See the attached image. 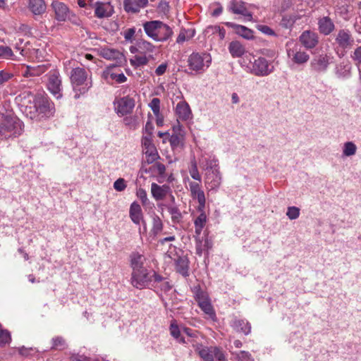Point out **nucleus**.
<instances>
[{
  "mask_svg": "<svg viewBox=\"0 0 361 361\" xmlns=\"http://www.w3.org/2000/svg\"><path fill=\"white\" fill-rule=\"evenodd\" d=\"M166 209L171 215V221L173 224L180 223L183 219V215L178 207L174 204H167Z\"/></svg>",
  "mask_w": 361,
  "mask_h": 361,
  "instance_id": "obj_33",
  "label": "nucleus"
},
{
  "mask_svg": "<svg viewBox=\"0 0 361 361\" xmlns=\"http://www.w3.org/2000/svg\"><path fill=\"white\" fill-rule=\"evenodd\" d=\"M130 63L133 66H140L146 65L148 63V59L145 56H135L134 59L130 60Z\"/></svg>",
  "mask_w": 361,
  "mask_h": 361,
  "instance_id": "obj_44",
  "label": "nucleus"
},
{
  "mask_svg": "<svg viewBox=\"0 0 361 361\" xmlns=\"http://www.w3.org/2000/svg\"><path fill=\"white\" fill-rule=\"evenodd\" d=\"M357 147L353 142H346L343 147V155L345 157H350L355 154Z\"/></svg>",
  "mask_w": 361,
  "mask_h": 361,
  "instance_id": "obj_37",
  "label": "nucleus"
},
{
  "mask_svg": "<svg viewBox=\"0 0 361 361\" xmlns=\"http://www.w3.org/2000/svg\"><path fill=\"white\" fill-rule=\"evenodd\" d=\"M232 326L235 331L242 332L245 335H248L251 332V325L245 319H235Z\"/></svg>",
  "mask_w": 361,
  "mask_h": 361,
  "instance_id": "obj_31",
  "label": "nucleus"
},
{
  "mask_svg": "<svg viewBox=\"0 0 361 361\" xmlns=\"http://www.w3.org/2000/svg\"><path fill=\"white\" fill-rule=\"evenodd\" d=\"M135 33V29L134 27H132V28H129L128 30H126L125 32H124V38L126 41H130L132 39L133 37L134 36Z\"/></svg>",
  "mask_w": 361,
  "mask_h": 361,
  "instance_id": "obj_62",
  "label": "nucleus"
},
{
  "mask_svg": "<svg viewBox=\"0 0 361 361\" xmlns=\"http://www.w3.org/2000/svg\"><path fill=\"white\" fill-rule=\"evenodd\" d=\"M250 71L257 76H267L274 71V66L263 57L255 59Z\"/></svg>",
  "mask_w": 361,
  "mask_h": 361,
  "instance_id": "obj_8",
  "label": "nucleus"
},
{
  "mask_svg": "<svg viewBox=\"0 0 361 361\" xmlns=\"http://www.w3.org/2000/svg\"><path fill=\"white\" fill-rule=\"evenodd\" d=\"M110 78L116 81L118 83H123L127 80V78L123 73H111L109 74Z\"/></svg>",
  "mask_w": 361,
  "mask_h": 361,
  "instance_id": "obj_57",
  "label": "nucleus"
},
{
  "mask_svg": "<svg viewBox=\"0 0 361 361\" xmlns=\"http://www.w3.org/2000/svg\"><path fill=\"white\" fill-rule=\"evenodd\" d=\"M172 33L171 27L161 22L155 41H165L171 36Z\"/></svg>",
  "mask_w": 361,
  "mask_h": 361,
  "instance_id": "obj_32",
  "label": "nucleus"
},
{
  "mask_svg": "<svg viewBox=\"0 0 361 361\" xmlns=\"http://www.w3.org/2000/svg\"><path fill=\"white\" fill-rule=\"evenodd\" d=\"M161 23V21L159 20H152L146 22L143 24V28L145 33L148 37H151L154 40H155L156 37H157V33H158Z\"/></svg>",
  "mask_w": 361,
  "mask_h": 361,
  "instance_id": "obj_26",
  "label": "nucleus"
},
{
  "mask_svg": "<svg viewBox=\"0 0 361 361\" xmlns=\"http://www.w3.org/2000/svg\"><path fill=\"white\" fill-rule=\"evenodd\" d=\"M13 56L12 49L7 46H0V58L11 59Z\"/></svg>",
  "mask_w": 361,
  "mask_h": 361,
  "instance_id": "obj_46",
  "label": "nucleus"
},
{
  "mask_svg": "<svg viewBox=\"0 0 361 361\" xmlns=\"http://www.w3.org/2000/svg\"><path fill=\"white\" fill-rule=\"evenodd\" d=\"M228 51L233 58L241 57L245 52L244 46L238 41H232L228 45Z\"/></svg>",
  "mask_w": 361,
  "mask_h": 361,
  "instance_id": "obj_28",
  "label": "nucleus"
},
{
  "mask_svg": "<svg viewBox=\"0 0 361 361\" xmlns=\"http://www.w3.org/2000/svg\"><path fill=\"white\" fill-rule=\"evenodd\" d=\"M286 215L290 220L296 219L300 216V209L297 207H289Z\"/></svg>",
  "mask_w": 361,
  "mask_h": 361,
  "instance_id": "obj_47",
  "label": "nucleus"
},
{
  "mask_svg": "<svg viewBox=\"0 0 361 361\" xmlns=\"http://www.w3.org/2000/svg\"><path fill=\"white\" fill-rule=\"evenodd\" d=\"M142 145L143 147V151L151 149V147H155L154 143L152 142V137L150 136H143L142 139Z\"/></svg>",
  "mask_w": 361,
  "mask_h": 361,
  "instance_id": "obj_56",
  "label": "nucleus"
},
{
  "mask_svg": "<svg viewBox=\"0 0 361 361\" xmlns=\"http://www.w3.org/2000/svg\"><path fill=\"white\" fill-rule=\"evenodd\" d=\"M152 281V276L145 268L132 271L131 284L136 288L146 287Z\"/></svg>",
  "mask_w": 361,
  "mask_h": 361,
  "instance_id": "obj_7",
  "label": "nucleus"
},
{
  "mask_svg": "<svg viewBox=\"0 0 361 361\" xmlns=\"http://www.w3.org/2000/svg\"><path fill=\"white\" fill-rule=\"evenodd\" d=\"M195 350L204 361H214L215 359L223 361L225 356L222 350L216 346H204L202 344L192 343Z\"/></svg>",
  "mask_w": 361,
  "mask_h": 361,
  "instance_id": "obj_4",
  "label": "nucleus"
},
{
  "mask_svg": "<svg viewBox=\"0 0 361 361\" xmlns=\"http://www.w3.org/2000/svg\"><path fill=\"white\" fill-rule=\"evenodd\" d=\"M169 142L173 149L183 147V139L178 135H172Z\"/></svg>",
  "mask_w": 361,
  "mask_h": 361,
  "instance_id": "obj_48",
  "label": "nucleus"
},
{
  "mask_svg": "<svg viewBox=\"0 0 361 361\" xmlns=\"http://www.w3.org/2000/svg\"><path fill=\"white\" fill-rule=\"evenodd\" d=\"M200 164L201 168L208 171H212L213 170H219L218 169V159L214 157H202L200 160Z\"/></svg>",
  "mask_w": 361,
  "mask_h": 361,
  "instance_id": "obj_25",
  "label": "nucleus"
},
{
  "mask_svg": "<svg viewBox=\"0 0 361 361\" xmlns=\"http://www.w3.org/2000/svg\"><path fill=\"white\" fill-rule=\"evenodd\" d=\"M28 8L35 16L45 13L47 6L44 0H28Z\"/></svg>",
  "mask_w": 361,
  "mask_h": 361,
  "instance_id": "obj_24",
  "label": "nucleus"
},
{
  "mask_svg": "<svg viewBox=\"0 0 361 361\" xmlns=\"http://www.w3.org/2000/svg\"><path fill=\"white\" fill-rule=\"evenodd\" d=\"M143 152L145 154L146 161L148 164H152L159 158L156 147H151V149H147Z\"/></svg>",
  "mask_w": 361,
  "mask_h": 361,
  "instance_id": "obj_36",
  "label": "nucleus"
},
{
  "mask_svg": "<svg viewBox=\"0 0 361 361\" xmlns=\"http://www.w3.org/2000/svg\"><path fill=\"white\" fill-rule=\"evenodd\" d=\"M196 300L198 303V305L210 301L208 295L206 293L202 292V291H200V292L197 293Z\"/></svg>",
  "mask_w": 361,
  "mask_h": 361,
  "instance_id": "obj_55",
  "label": "nucleus"
},
{
  "mask_svg": "<svg viewBox=\"0 0 361 361\" xmlns=\"http://www.w3.org/2000/svg\"><path fill=\"white\" fill-rule=\"evenodd\" d=\"M336 42L342 49L350 48L353 44V39L350 31L339 30L336 37Z\"/></svg>",
  "mask_w": 361,
  "mask_h": 361,
  "instance_id": "obj_16",
  "label": "nucleus"
},
{
  "mask_svg": "<svg viewBox=\"0 0 361 361\" xmlns=\"http://www.w3.org/2000/svg\"><path fill=\"white\" fill-rule=\"evenodd\" d=\"M299 39L301 44L307 49H312L318 44L317 34L310 30L303 32Z\"/></svg>",
  "mask_w": 361,
  "mask_h": 361,
  "instance_id": "obj_18",
  "label": "nucleus"
},
{
  "mask_svg": "<svg viewBox=\"0 0 361 361\" xmlns=\"http://www.w3.org/2000/svg\"><path fill=\"white\" fill-rule=\"evenodd\" d=\"M318 25L319 31L324 35H329L334 28V25L329 17L320 18Z\"/></svg>",
  "mask_w": 361,
  "mask_h": 361,
  "instance_id": "obj_29",
  "label": "nucleus"
},
{
  "mask_svg": "<svg viewBox=\"0 0 361 361\" xmlns=\"http://www.w3.org/2000/svg\"><path fill=\"white\" fill-rule=\"evenodd\" d=\"M221 184V176L219 170L206 172L205 185L209 190H214L218 188Z\"/></svg>",
  "mask_w": 361,
  "mask_h": 361,
  "instance_id": "obj_20",
  "label": "nucleus"
},
{
  "mask_svg": "<svg viewBox=\"0 0 361 361\" xmlns=\"http://www.w3.org/2000/svg\"><path fill=\"white\" fill-rule=\"evenodd\" d=\"M196 300L198 303V305L210 301L208 295L206 293L202 292V291H200V292L197 293Z\"/></svg>",
  "mask_w": 361,
  "mask_h": 361,
  "instance_id": "obj_54",
  "label": "nucleus"
},
{
  "mask_svg": "<svg viewBox=\"0 0 361 361\" xmlns=\"http://www.w3.org/2000/svg\"><path fill=\"white\" fill-rule=\"evenodd\" d=\"M70 79L76 94L86 93L92 85L90 73L82 68L78 67L73 68L71 72Z\"/></svg>",
  "mask_w": 361,
  "mask_h": 361,
  "instance_id": "obj_2",
  "label": "nucleus"
},
{
  "mask_svg": "<svg viewBox=\"0 0 361 361\" xmlns=\"http://www.w3.org/2000/svg\"><path fill=\"white\" fill-rule=\"evenodd\" d=\"M195 35V31L192 30H181L180 34L178 35L176 42L178 43H183L185 41L189 39L190 38L192 37Z\"/></svg>",
  "mask_w": 361,
  "mask_h": 361,
  "instance_id": "obj_42",
  "label": "nucleus"
},
{
  "mask_svg": "<svg viewBox=\"0 0 361 361\" xmlns=\"http://www.w3.org/2000/svg\"><path fill=\"white\" fill-rule=\"evenodd\" d=\"M147 4L148 0H123V8L127 13H137Z\"/></svg>",
  "mask_w": 361,
  "mask_h": 361,
  "instance_id": "obj_17",
  "label": "nucleus"
},
{
  "mask_svg": "<svg viewBox=\"0 0 361 361\" xmlns=\"http://www.w3.org/2000/svg\"><path fill=\"white\" fill-rule=\"evenodd\" d=\"M137 197L141 200L142 205L147 204L149 200L147 198V192L143 188H138L136 192Z\"/></svg>",
  "mask_w": 361,
  "mask_h": 361,
  "instance_id": "obj_50",
  "label": "nucleus"
},
{
  "mask_svg": "<svg viewBox=\"0 0 361 361\" xmlns=\"http://www.w3.org/2000/svg\"><path fill=\"white\" fill-rule=\"evenodd\" d=\"M18 351L21 355L27 357L30 355V352L33 351V349L32 348H27L25 346H22L18 348Z\"/></svg>",
  "mask_w": 361,
  "mask_h": 361,
  "instance_id": "obj_64",
  "label": "nucleus"
},
{
  "mask_svg": "<svg viewBox=\"0 0 361 361\" xmlns=\"http://www.w3.org/2000/svg\"><path fill=\"white\" fill-rule=\"evenodd\" d=\"M23 105L30 109L32 114V109H34L36 113L42 114L44 116L49 117L55 111L54 104L49 99L42 94H33L30 92H25L23 94Z\"/></svg>",
  "mask_w": 361,
  "mask_h": 361,
  "instance_id": "obj_1",
  "label": "nucleus"
},
{
  "mask_svg": "<svg viewBox=\"0 0 361 361\" xmlns=\"http://www.w3.org/2000/svg\"><path fill=\"white\" fill-rule=\"evenodd\" d=\"M235 359L237 361H254L251 354L244 350L235 353Z\"/></svg>",
  "mask_w": 361,
  "mask_h": 361,
  "instance_id": "obj_45",
  "label": "nucleus"
},
{
  "mask_svg": "<svg viewBox=\"0 0 361 361\" xmlns=\"http://www.w3.org/2000/svg\"><path fill=\"white\" fill-rule=\"evenodd\" d=\"M127 187L126 180L122 178H119L114 183V188L118 192L123 191Z\"/></svg>",
  "mask_w": 361,
  "mask_h": 361,
  "instance_id": "obj_52",
  "label": "nucleus"
},
{
  "mask_svg": "<svg viewBox=\"0 0 361 361\" xmlns=\"http://www.w3.org/2000/svg\"><path fill=\"white\" fill-rule=\"evenodd\" d=\"M13 77V74L5 71H0V85L8 82Z\"/></svg>",
  "mask_w": 361,
  "mask_h": 361,
  "instance_id": "obj_59",
  "label": "nucleus"
},
{
  "mask_svg": "<svg viewBox=\"0 0 361 361\" xmlns=\"http://www.w3.org/2000/svg\"><path fill=\"white\" fill-rule=\"evenodd\" d=\"M152 111L156 116L159 115L160 100L158 98H153L149 104Z\"/></svg>",
  "mask_w": 361,
  "mask_h": 361,
  "instance_id": "obj_49",
  "label": "nucleus"
},
{
  "mask_svg": "<svg viewBox=\"0 0 361 361\" xmlns=\"http://www.w3.org/2000/svg\"><path fill=\"white\" fill-rule=\"evenodd\" d=\"M47 87L49 91L57 99L62 97V80L60 73L56 70H52L47 75Z\"/></svg>",
  "mask_w": 361,
  "mask_h": 361,
  "instance_id": "obj_5",
  "label": "nucleus"
},
{
  "mask_svg": "<svg viewBox=\"0 0 361 361\" xmlns=\"http://www.w3.org/2000/svg\"><path fill=\"white\" fill-rule=\"evenodd\" d=\"M126 126H128L131 129H136L137 128V118L135 116H128L123 119Z\"/></svg>",
  "mask_w": 361,
  "mask_h": 361,
  "instance_id": "obj_53",
  "label": "nucleus"
},
{
  "mask_svg": "<svg viewBox=\"0 0 361 361\" xmlns=\"http://www.w3.org/2000/svg\"><path fill=\"white\" fill-rule=\"evenodd\" d=\"M171 192V189L168 185H159L155 183L151 184V194L157 201L163 200Z\"/></svg>",
  "mask_w": 361,
  "mask_h": 361,
  "instance_id": "obj_14",
  "label": "nucleus"
},
{
  "mask_svg": "<svg viewBox=\"0 0 361 361\" xmlns=\"http://www.w3.org/2000/svg\"><path fill=\"white\" fill-rule=\"evenodd\" d=\"M331 59L332 57L327 54H320L312 60L310 66L312 69L316 72H325L327 70Z\"/></svg>",
  "mask_w": 361,
  "mask_h": 361,
  "instance_id": "obj_10",
  "label": "nucleus"
},
{
  "mask_svg": "<svg viewBox=\"0 0 361 361\" xmlns=\"http://www.w3.org/2000/svg\"><path fill=\"white\" fill-rule=\"evenodd\" d=\"M226 25L233 28L237 35L246 39H251L254 37L253 31L244 25H240L230 22L226 23Z\"/></svg>",
  "mask_w": 361,
  "mask_h": 361,
  "instance_id": "obj_21",
  "label": "nucleus"
},
{
  "mask_svg": "<svg viewBox=\"0 0 361 361\" xmlns=\"http://www.w3.org/2000/svg\"><path fill=\"white\" fill-rule=\"evenodd\" d=\"M199 307L208 316L209 318L213 320L215 319L216 314L210 301L199 305Z\"/></svg>",
  "mask_w": 361,
  "mask_h": 361,
  "instance_id": "obj_38",
  "label": "nucleus"
},
{
  "mask_svg": "<svg viewBox=\"0 0 361 361\" xmlns=\"http://www.w3.org/2000/svg\"><path fill=\"white\" fill-rule=\"evenodd\" d=\"M287 54L289 57H291L292 61L297 64L305 63L310 59V56L307 52L301 51L297 47L288 49Z\"/></svg>",
  "mask_w": 361,
  "mask_h": 361,
  "instance_id": "obj_19",
  "label": "nucleus"
},
{
  "mask_svg": "<svg viewBox=\"0 0 361 361\" xmlns=\"http://www.w3.org/2000/svg\"><path fill=\"white\" fill-rule=\"evenodd\" d=\"M176 112L178 117V119L182 121H186L190 118L191 115V111L189 105L185 102H180L178 103L176 108Z\"/></svg>",
  "mask_w": 361,
  "mask_h": 361,
  "instance_id": "obj_27",
  "label": "nucleus"
},
{
  "mask_svg": "<svg viewBox=\"0 0 361 361\" xmlns=\"http://www.w3.org/2000/svg\"><path fill=\"white\" fill-rule=\"evenodd\" d=\"M102 56L107 59H114L116 56V51L113 49H102Z\"/></svg>",
  "mask_w": 361,
  "mask_h": 361,
  "instance_id": "obj_60",
  "label": "nucleus"
},
{
  "mask_svg": "<svg viewBox=\"0 0 361 361\" xmlns=\"http://www.w3.org/2000/svg\"><path fill=\"white\" fill-rule=\"evenodd\" d=\"M168 63H163L160 64L155 70V74L158 76L164 75L167 68H168Z\"/></svg>",
  "mask_w": 361,
  "mask_h": 361,
  "instance_id": "obj_61",
  "label": "nucleus"
},
{
  "mask_svg": "<svg viewBox=\"0 0 361 361\" xmlns=\"http://www.w3.org/2000/svg\"><path fill=\"white\" fill-rule=\"evenodd\" d=\"M200 212V214L195 219L194 225H195V233L196 237H199L201 234L202 229L205 226L207 221V216L204 212V208H202V210H197Z\"/></svg>",
  "mask_w": 361,
  "mask_h": 361,
  "instance_id": "obj_23",
  "label": "nucleus"
},
{
  "mask_svg": "<svg viewBox=\"0 0 361 361\" xmlns=\"http://www.w3.org/2000/svg\"><path fill=\"white\" fill-rule=\"evenodd\" d=\"M170 332L171 336L178 340L179 343H186L188 342L192 343V340L188 339L185 340L183 337L180 336V331L175 321H173L170 326Z\"/></svg>",
  "mask_w": 361,
  "mask_h": 361,
  "instance_id": "obj_35",
  "label": "nucleus"
},
{
  "mask_svg": "<svg viewBox=\"0 0 361 361\" xmlns=\"http://www.w3.org/2000/svg\"><path fill=\"white\" fill-rule=\"evenodd\" d=\"M189 191L190 197L198 202L197 210L202 211V208H205L206 198L200 183L190 181Z\"/></svg>",
  "mask_w": 361,
  "mask_h": 361,
  "instance_id": "obj_9",
  "label": "nucleus"
},
{
  "mask_svg": "<svg viewBox=\"0 0 361 361\" xmlns=\"http://www.w3.org/2000/svg\"><path fill=\"white\" fill-rule=\"evenodd\" d=\"M53 8L55 18L58 21H66L68 17L69 8L63 2L59 1H54L51 5Z\"/></svg>",
  "mask_w": 361,
  "mask_h": 361,
  "instance_id": "obj_15",
  "label": "nucleus"
},
{
  "mask_svg": "<svg viewBox=\"0 0 361 361\" xmlns=\"http://www.w3.org/2000/svg\"><path fill=\"white\" fill-rule=\"evenodd\" d=\"M94 8V16L98 18L111 17L114 13V6L109 2L97 1Z\"/></svg>",
  "mask_w": 361,
  "mask_h": 361,
  "instance_id": "obj_12",
  "label": "nucleus"
},
{
  "mask_svg": "<svg viewBox=\"0 0 361 361\" xmlns=\"http://www.w3.org/2000/svg\"><path fill=\"white\" fill-rule=\"evenodd\" d=\"M212 63V56L209 54L192 53L188 59V65L191 71L195 72H204Z\"/></svg>",
  "mask_w": 361,
  "mask_h": 361,
  "instance_id": "obj_3",
  "label": "nucleus"
},
{
  "mask_svg": "<svg viewBox=\"0 0 361 361\" xmlns=\"http://www.w3.org/2000/svg\"><path fill=\"white\" fill-rule=\"evenodd\" d=\"M351 58L360 72H361V46L355 49L353 52L351 54Z\"/></svg>",
  "mask_w": 361,
  "mask_h": 361,
  "instance_id": "obj_40",
  "label": "nucleus"
},
{
  "mask_svg": "<svg viewBox=\"0 0 361 361\" xmlns=\"http://www.w3.org/2000/svg\"><path fill=\"white\" fill-rule=\"evenodd\" d=\"M183 332L188 337L192 338H197L198 335V332L196 331H192V329L184 327L183 328Z\"/></svg>",
  "mask_w": 361,
  "mask_h": 361,
  "instance_id": "obj_63",
  "label": "nucleus"
},
{
  "mask_svg": "<svg viewBox=\"0 0 361 361\" xmlns=\"http://www.w3.org/2000/svg\"><path fill=\"white\" fill-rule=\"evenodd\" d=\"M250 7L251 5H247L240 0H232L228 6V10L234 14L241 16L244 20L252 21V13L250 11Z\"/></svg>",
  "mask_w": 361,
  "mask_h": 361,
  "instance_id": "obj_6",
  "label": "nucleus"
},
{
  "mask_svg": "<svg viewBox=\"0 0 361 361\" xmlns=\"http://www.w3.org/2000/svg\"><path fill=\"white\" fill-rule=\"evenodd\" d=\"M175 263L176 271L183 276H187L188 275L189 267L188 259L186 257H179L177 258Z\"/></svg>",
  "mask_w": 361,
  "mask_h": 361,
  "instance_id": "obj_34",
  "label": "nucleus"
},
{
  "mask_svg": "<svg viewBox=\"0 0 361 361\" xmlns=\"http://www.w3.org/2000/svg\"><path fill=\"white\" fill-rule=\"evenodd\" d=\"M21 122L14 118L4 117L0 122V133L6 136L7 133H11L13 135L16 133L14 130L16 128H20Z\"/></svg>",
  "mask_w": 361,
  "mask_h": 361,
  "instance_id": "obj_11",
  "label": "nucleus"
},
{
  "mask_svg": "<svg viewBox=\"0 0 361 361\" xmlns=\"http://www.w3.org/2000/svg\"><path fill=\"white\" fill-rule=\"evenodd\" d=\"M190 175L194 180L199 181V183H201V176L198 171L197 164L195 162L192 163V166L190 169Z\"/></svg>",
  "mask_w": 361,
  "mask_h": 361,
  "instance_id": "obj_51",
  "label": "nucleus"
},
{
  "mask_svg": "<svg viewBox=\"0 0 361 361\" xmlns=\"http://www.w3.org/2000/svg\"><path fill=\"white\" fill-rule=\"evenodd\" d=\"M137 49L143 53H152L154 49V47L152 44L150 42L145 41V40H141L137 42Z\"/></svg>",
  "mask_w": 361,
  "mask_h": 361,
  "instance_id": "obj_39",
  "label": "nucleus"
},
{
  "mask_svg": "<svg viewBox=\"0 0 361 361\" xmlns=\"http://www.w3.org/2000/svg\"><path fill=\"white\" fill-rule=\"evenodd\" d=\"M46 71L44 66H38L36 68H32L29 69V73L31 75H39L44 73Z\"/></svg>",
  "mask_w": 361,
  "mask_h": 361,
  "instance_id": "obj_58",
  "label": "nucleus"
},
{
  "mask_svg": "<svg viewBox=\"0 0 361 361\" xmlns=\"http://www.w3.org/2000/svg\"><path fill=\"white\" fill-rule=\"evenodd\" d=\"M115 104L117 114L124 116L132 111L135 106V102L129 97H124L118 99Z\"/></svg>",
  "mask_w": 361,
  "mask_h": 361,
  "instance_id": "obj_13",
  "label": "nucleus"
},
{
  "mask_svg": "<svg viewBox=\"0 0 361 361\" xmlns=\"http://www.w3.org/2000/svg\"><path fill=\"white\" fill-rule=\"evenodd\" d=\"M129 216L132 221L137 225L143 220V214L141 207L137 202H133L130 204Z\"/></svg>",
  "mask_w": 361,
  "mask_h": 361,
  "instance_id": "obj_22",
  "label": "nucleus"
},
{
  "mask_svg": "<svg viewBox=\"0 0 361 361\" xmlns=\"http://www.w3.org/2000/svg\"><path fill=\"white\" fill-rule=\"evenodd\" d=\"M66 348V341L61 336H56L52 338L51 348L55 350H63Z\"/></svg>",
  "mask_w": 361,
  "mask_h": 361,
  "instance_id": "obj_41",
  "label": "nucleus"
},
{
  "mask_svg": "<svg viewBox=\"0 0 361 361\" xmlns=\"http://www.w3.org/2000/svg\"><path fill=\"white\" fill-rule=\"evenodd\" d=\"M163 229V223L159 217L156 216L153 219L152 232L157 235Z\"/></svg>",
  "mask_w": 361,
  "mask_h": 361,
  "instance_id": "obj_43",
  "label": "nucleus"
},
{
  "mask_svg": "<svg viewBox=\"0 0 361 361\" xmlns=\"http://www.w3.org/2000/svg\"><path fill=\"white\" fill-rule=\"evenodd\" d=\"M145 261V257H144V255L138 252L133 253L130 256V265L133 271L144 269L145 267H143V264Z\"/></svg>",
  "mask_w": 361,
  "mask_h": 361,
  "instance_id": "obj_30",
  "label": "nucleus"
}]
</instances>
